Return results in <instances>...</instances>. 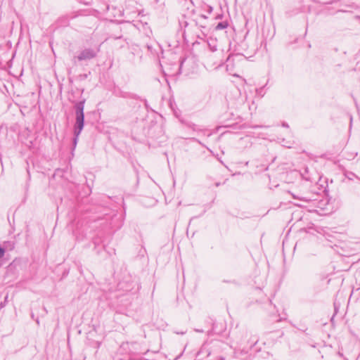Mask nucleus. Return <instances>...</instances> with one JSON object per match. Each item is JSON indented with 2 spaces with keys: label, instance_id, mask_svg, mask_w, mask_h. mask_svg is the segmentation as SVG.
Returning <instances> with one entry per match:
<instances>
[{
  "label": "nucleus",
  "instance_id": "18",
  "mask_svg": "<svg viewBox=\"0 0 360 360\" xmlns=\"http://www.w3.org/2000/svg\"><path fill=\"white\" fill-rule=\"evenodd\" d=\"M36 321H37V323L39 324V322L38 319L36 320Z\"/></svg>",
  "mask_w": 360,
  "mask_h": 360
},
{
  "label": "nucleus",
  "instance_id": "1",
  "mask_svg": "<svg viewBox=\"0 0 360 360\" xmlns=\"http://www.w3.org/2000/svg\"><path fill=\"white\" fill-rule=\"evenodd\" d=\"M84 103L85 99H83L82 101L75 102L74 104V110L75 112V123L74 125L75 137L73 139L74 148H75L77 145L78 137L81 134L84 126Z\"/></svg>",
  "mask_w": 360,
  "mask_h": 360
},
{
  "label": "nucleus",
  "instance_id": "7",
  "mask_svg": "<svg viewBox=\"0 0 360 360\" xmlns=\"http://www.w3.org/2000/svg\"><path fill=\"white\" fill-rule=\"evenodd\" d=\"M4 254H5L4 248L0 247V259H1L4 256Z\"/></svg>",
  "mask_w": 360,
  "mask_h": 360
},
{
  "label": "nucleus",
  "instance_id": "5",
  "mask_svg": "<svg viewBox=\"0 0 360 360\" xmlns=\"http://www.w3.org/2000/svg\"><path fill=\"white\" fill-rule=\"evenodd\" d=\"M204 9L207 11V13L210 14L212 13V11H213V8L210 6V5H207V4H205L204 6Z\"/></svg>",
  "mask_w": 360,
  "mask_h": 360
},
{
  "label": "nucleus",
  "instance_id": "17",
  "mask_svg": "<svg viewBox=\"0 0 360 360\" xmlns=\"http://www.w3.org/2000/svg\"><path fill=\"white\" fill-rule=\"evenodd\" d=\"M338 354H339L340 356H342V355L340 352H338Z\"/></svg>",
  "mask_w": 360,
  "mask_h": 360
},
{
  "label": "nucleus",
  "instance_id": "3",
  "mask_svg": "<svg viewBox=\"0 0 360 360\" xmlns=\"http://www.w3.org/2000/svg\"><path fill=\"white\" fill-rule=\"evenodd\" d=\"M96 56V51L92 49H86L77 57L79 61L92 59Z\"/></svg>",
  "mask_w": 360,
  "mask_h": 360
},
{
  "label": "nucleus",
  "instance_id": "11",
  "mask_svg": "<svg viewBox=\"0 0 360 360\" xmlns=\"http://www.w3.org/2000/svg\"><path fill=\"white\" fill-rule=\"evenodd\" d=\"M200 17L202 18H205V19H207V16H206L204 14H202L200 15Z\"/></svg>",
  "mask_w": 360,
  "mask_h": 360
},
{
  "label": "nucleus",
  "instance_id": "13",
  "mask_svg": "<svg viewBox=\"0 0 360 360\" xmlns=\"http://www.w3.org/2000/svg\"><path fill=\"white\" fill-rule=\"evenodd\" d=\"M231 56H229L227 58L226 61H227V62H229V61L231 60Z\"/></svg>",
  "mask_w": 360,
  "mask_h": 360
},
{
  "label": "nucleus",
  "instance_id": "16",
  "mask_svg": "<svg viewBox=\"0 0 360 360\" xmlns=\"http://www.w3.org/2000/svg\"><path fill=\"white\" fill-rule=\"evenodd\" d=\"M193 129L194 130H195V124H193Z\"/></svg>",
  "mask_w": 360,
  "mask_h": 360
},
{
  "label": "nucleus",
  "instance_id": "14",
  "mask_svg": "<svg viewBox=\"0 0 360 360\" xmlns=\"http://www.w3.org/2000/svg\"><path fill=\"white\" fill-rule=\"evenodd\" d=\"M196 330L197 332H200V333H202V332H203V330H200V329H197V330Z\"/></svg>",
  "mask_w": 360,
  "mask_h": 360
},
{
  "label": "nucleus",
  "instance_id": "9",
  "mask_svg": "<svg viewBox=\"0 0 360 360\" xmlns=\"http://www.w3.org/2000/svg\"><path fill=\"white\" fill-rule=\"evenodd\" d=\"M147 49H148V51H150V52H152V49H152V46H150V45H147Z\"/></svg>",
  "mask_w": 360,
  "mask_h": 360
},
{
  "label": "nucleus",
  "instance_id": "8",
  "mask_svg": "<svg viewBox=\"0 0 360 360\" xmlns=\"http://www.w3.org/2000/svg\"><path fill=\"white\" fill-rule=\"evenodd\" d=\"M93 243L95 245V247H96L100 243V239L98 238H96L94 239Z\"/></svg>",
  "mask_w": 360,
  "mask_h": 360
},
{
  "label": "nucleus",
  "instance_id": "2",
  "mask_svg": "<svg viewBox=\"0 0 360 360\" xmlns=\"http://www.w3.org/2000/svg\"><path fill=\"white\" fill-rule=\"evenodd\" d=\"M323 5L334 4L338 12H348L349 8H354L356 6L350 0H332L330 1L323 2Z\"/></svg>",
  "mask_w": 360,
  "mask_h": 360
},
{
  "label": "nucleus",
  "instance_id": "4",
  "mask_svg": "<svg viewBox=\"0 0 360 360\" xmlns=\"http://www.w3.org/2000/svg\"><path fill=\"white\" fill-rule=\"evenodd\" d=\"M228 25H229V23L226 21L220 22L217 25L215 30H224V29L228 27Z\"/></svg>",
  "mask_w": 360,
  "mask_h": 360
},
{
  "label": "nucleus",
  "instance_id": "6",
  "mask_svg": "<svg viewBox=\"0 0 360 360\" xmlns=\"http://www.w3.org/2000/svg\"><path fill=\"white\" fill-rule=\"evenodd\" d=\"M7 300H8V295H6L5 297V299H4V302H0V309H1L2 308H4L6 306V304L7 302Z\"/></svg>",
  "mask_w": 360,
  "mask_h": 360
},
{
  "label": "nucleus",
  "instance_id": "12",
  "mask_svg": "<svg viewBox=\"0 0 360 360\" xmlns=\"http://www.w3.org/2000/svg\"><path fill=\"white\" fill-rule=\"evenodd\" d=\"M81 77H82L84 79H86L87 77V75L84 74L83 75H81Z\"/></svg>",
  "mask_w": 360,
  "mask_h": 360
},
{
  "label": "nucleus",
  "instance_id": "19",
  "mask_svg": "<svg viewBox=\"0 0 360 360\" xmlns=\"http://www.w3.org/2000/svg\"><path fill=\"white\" fill-rule=\"evenodd\" d=\"M44 310L46 312H47V311H46V308H45V307H44Z\"/></svg>",
  "mask_w": 360,
  "mask_h": 360
},
{
  "label": "nucleus",
  "instance_id": "10",
  "mask_svg": "<svg viewBox=\"0 0 360 360\" xmlns=\"http://www.w3.org/2000/svg\"><path fill=\"white\" fill-rule=\"evenodd\" d=\"M282 126L284 127H287V128L289 127L288 124L287 123H285V122H283Z\"/></svg>",
  "mask_w": 360,
  "mask_h": 360
},
{
  "label": "nucleus",
  "instance_id": "15",
  "mask_svg": "<svg viewBox=\"0 0 360 360\" xmlns=\"http://www.w3.org/2000/svg\"><path fill=\"white\" fill-rule=\"evenodd\" d=\"M176 333H177V334H181V335L184 334V332H181V333L177 332Z\"/></svg>",
  "mask_w": 360,
  "mask_h": 360
}]
</instances>
